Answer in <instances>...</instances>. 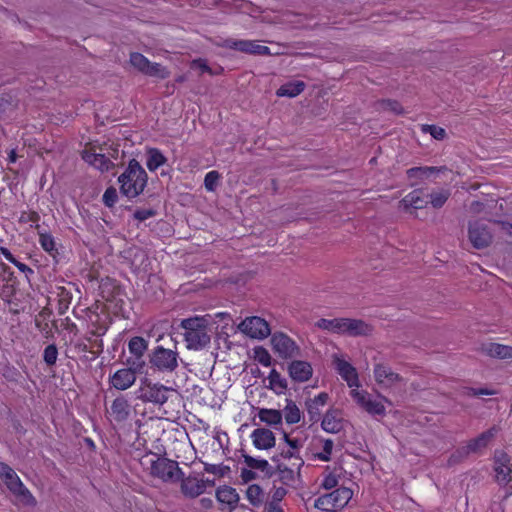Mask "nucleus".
<instances>
[{
	"mask_svg": "<svg viewBox=\"0 0 512 512\" xmlns=\"http://www.w3.org/2000/svg\"><path fill=\"white\" fill-rule=\"evenodd\" d=\"M39 243L41 247L51 256L55 257L56 254H58L55 239L51 234L39 233Z\"/></svg>",
	"mask_w": 512,
	"mask_h": 512,
	"instance_id": "a19ab883",
	"label": "nucleus"
},
{
	"mask_svg": "<svg viewBox=\"0 0 512 512\" xmlns=\"http://www.w3.org/2000/svg\"><path fill=\"white\" fill-rule=\"evenodd\" d=\"M373 373L376 383L384 388L393 387L404 381L401 375L395 373L392 368L385 363L375 364Z\"/></svg>",
	"mask_w": 512,
	"mask_h": 512,
	"instance_id": "4468645a",
	"label": "nucleus"
},
{
	"mask_svg": "<svg viewBox=\"0 0 512 512\" xmlns=\"http://www.w3.org/2000/svg\"><path fill=\"white\" fill-rule=\"evenodd\" d=\"M482 351L490 356L499 359L512 358V347L498 343H487L482 345Z\"/></svg>",
	"mask_w": 512,
	"mask_h": 512,
	"instance_id": "c85d7f7f",
	"label": "nucleus"
},
{
	"mask_svg": "<svg viewBox=\"0 0 512 512\" xmlns=\"http://www.w3.org/2000/svg\"><path fill=\"white\" fill-rule=\"evenodd\" d=\"M59 305H58V312L59 314H64L71 302L72 296L69 291L66 290L64 287H59Z\"/></svg>",
	"mask_w": 512,
	"mask_h": 512,
	"instance_id": "de8ad7c7",
	"label": "nucleus"
},
{
	"mask_svg": "<svg viewBox=\"0 0 512 512\" xmlns=\"http://www.w3.org/2000/svg\"><path fill=\"white\" fill-rule=\"evenodd\" d=\"M16 287L14 284L6 283L2 286V289L0 291V298L9 305V311L18 314L20 312V309L13 308L12 303H14V298L16 296Z\"/></svg>",
	"mask_w": 512,
	"mask_h": 512,
	"instance_id": "4c0bfd02",
	"label": "nucleus"
},
{
	"mask_svg": "<svg viewBox=\"0 0 512 512\" xmlns=\"http://www.w3.org/2000/svg\"><path fill=\"white\" fill-rule=\"evenodd\" d=\"M111 415L117 422H123L130 415L131 405L125 396L115 398L110 407Z\"/></svg>",
	"mask_w": 512,
	"mask_h": 512,
	"instance_id": "bb28decb",
	"label": "nucleus"
},
{
	"mask_svg": "<svg viewBox=\"0 0 512 512\" xmlns=\"http://www.w3.org/2000/svg\"><path fill=\"white\" fill-rule=\"evenodd\" d=\"M338 478L335 472L329 471V467H326L325 474L321 483V487L326 490H331L338 485Z\"/></svg>",
	"mask_w": 512,
	"mask_h": 512,
	"instance_id": "8fccbe9b",
	"label": "nucleus"
},
{
	"mask_svg": "<svg viewBox=\"0 0 512 512\" xmlns=\"http://www.w3.org/2000/svg\"><path fill=\"white\" fill-rule=\"evenodd\" d=\"M342 322H343V318H334V319L321 318L315 323V326L319 329L328 331L330 333L341 335Z\"/></svg>",
	"mask_w": 512,
	"mask_h": 512,
	"instance_id": "f704fd0d",
	"label": "nucleus"
},
{
	"mask_svg": "<svg viewBox=\"0 0 512 512\" xmlns=\"http://www.w3.org/2000/svg\"><path fill=\"white\" fill-rule=\"evenodd\" d=\"M147 180L148 175L144 168L136 159H132L118 178L120 192L128 198H135L144 191Z\"/></svg>",
	"mask_w": 512,
	"mask_h": 512,
	"instance_id": "f03ea898",
	"label": "nucleus"
},
{
	"mask_svg": "<svg viewBox=\"0 0 512 512\" xmlns=\"http://www.w3.org/2000/svg\"><path fill=\"white\" fill-rule=\"evenodd\" d=\"M495 392L488 388H468L467 395L473 397H479L483 395H493Z\"/></svg>",
	"mask_w": 512,
	"mask_h": 512,
	"instance_id": "338daca9",
	"label": "nucleus"
},
{
	"mask_svg": "<svg viewBox=\"0 0 512 512\" xmlns=\"http://www.w3.org/2000/svg\"><path fill=\"white\" fill-rule=\"evenodd\" d=\"M242 456H243L244 462L248 466V468H250L252 470H259L264 474V476H266L268 478L275 475L274 468L268 463L267 460L257 459L248 454H243Z\"/></svg>",
	"mask_w": 512,
	"mask_h": 512,
	"instance_id": "cd10ccee",
	"label": "nucleus"
},
{
	"mask_svg": "<svg viewBox=\"0 0 512 512\" xmlns=\"http://www.w3.org/2000/svg\"><path fill=\"white\" fill-rule=\"evenodd\" d=\"M283 439L287 446H289L293 451H295L297 454L299 452V449L303 447L304 445V439L301 438H290V436L287 433H283Z\"/></svg>",
	"mask_w": 512,
	"mask_h": 512,
	"instance_id": "680f3d73",
	"label": "nucleus"
},
{
	"mask_svg": "<svg viewBox=\"0 0 512 512\" xmlns=\"http://www.w3.org/2000/svg\"><path fill=\"white\" fill-rule=\"evenodd\" d=\"M246 496L253 506H259L264 499V492L257 484H252L247 488Z\"/></svg>",
	"mask_w": 512,
	"mask_h": 512,
	"instance_id": "79ce46f5",
	"label": "nucleus"
},
{
	"mask_svg": "<svg viewBox=\"0 0 512 512\" xmlns=\"http://www.w3.org/2000/svg\"><path fill=\"white\" fill-rule=\"evenodd\" d=\"M353 491L347 487H339L330 493L319 496L314 507L325 512H338L352 499Z\"/></svg>",
	"mask_w": 512,
	"mask_h": 512,
	"instance_id": "423d86ee",
	"label": "nucleus"
},
{
	"mask_svg": "<svg viewBox=\"0 0 512 512\" xmlns=\"http://www.w3.org/2000/svg\"><path fill=\"white\" fill-rule=\"evenodd\" d=\"M428 201L423 196V191L416 189L408 193L400 202L399 207L404 211L410 209L418 210L423 209L427 206Z\"/></svg>",
	"mask_w": 512,
	"mask_h": 512,
	"instance_id": "5701e85b",
	"label": "nucleus"
},
{
	"mask_svg": "<svg viewBox=\"0 0 512 512\" xmlns=\"http://www.w3.org/2000/svg\"><path fill=\"white\" fill-rule=\"evenodd\" d=\"M0 254L3 255V257L7 261H9L13 265H15L21 272H23L27 278L29 277V275H32L34 273L32 268H30L28 265L18 261L13 256V254L10 252V250L7 249L6 247H2V246L0 247Z\"/></svg>",
	"mask_w": 512,
	"mask_h": 512,
	"instance_id": "ea45409f",
	"label": "nucleus"
},
{
	"mask_svg": "<svg viewBox=\"0 0 512 512\" xmlns=\"http://www.w3.org/2000/svg\"><path fill=\"white\" fill-rule=\"evenodd\" d=\"M258 417L261 422L275 426L282 423L283 414L280 410L261 408L259 409Z\"/></svg>",
	"mask_w": 512,
	"mask_h": 512,
	"instance_id": "2f4dec72",
	"label": "nucleus"
},
{
	"mask_svg": "<svg viewBox=\"0 0 512 512\" xmlns=\"http://www.w3.org/2000/svg\"><path fill=\"white\" fill-rule=\"evenodd\" d=\"M126 363L128 365L127 369L131 370L135 375L137 373H143L146 367L144 356H130L127 358Z\"/></svg>",
	"mask_w": 512,
	"mask_h": 512,
	"instance_id": "a18cd8bd",
	"label": "nucleus"
},
{
	"mask_svg": "<svg viewBox=\"0 0 512 512\" xmlns=\"http://www.w3.org/2000/svg\"><path fill=\"white\" fill-rule=\"evenodd\" d=\"M130 63L139 72L145 74L147 68L149 67L150 61L143 54L133 52L130 54Z\"/></svg>",
	"mask_w": 512,
	"mask_h": 512,
	"instance_id": "c03bdc74",
	"label": "nucleus"
},
{
	"mask_svg": "<svg viewBox=\"0 0 512 512\" xmlns=\"http://www.w3.org/2000/svg\"><path fill=\"white\" fill-rule=\"evenodd\" d=\"M157 214L155 209H137L133 216L138 221H145L151 217H154Z\"/></svg>",
	"mask_w": 512,
	"mask_h": 512,
	"instance_id": "0e129e2a",
	"label": "nucleus"
},
{
	"mask_svg": "<svg viewBox=\"0 0 512 512\" xmlns=\"http://www.w3.org/2000/svg\"><path fill=\"white\" fill-rule=\"evenodd\" d=\"M304 465L302 458H296V462H293L291 466H287L284 463L276 464L275 474H278L279 480L287 486H292L296 483L300 477V469Z\"/></svg>",
	"mask_w": 512,
	"mask_h": 512,
	"instance_id": "2eb2a0df",
	"label": "nucleus"
},
{
	"mask_svg": "<svg viewBox=\"0 0 512 512\" xmlns=\"http://www.w3.org/2000/svg\"><path fill=\"white\" fill-rule=\"evenodd\" d=\"M110 384L117 390H126L136 381V375L127 368L117 370L109 379Z\"/></svg>",
	"mask_w": 512,
	"mask_h": 512,
	"instance_id": "412c9836",
	"label": "nucleus"
},
{
	"mask_svg": "<svg viewBox=\"0 0 512 512\" xmlns=\"http://www.w3.org/2000/svg\"><path fill=\"white\" fill-rule=\"evenodd\" d=\"M306 88V84L303 81L296 80L284 83L276 91L278 97H289L293 98L301 94Z\"/></svg>",
	"mask_w": 512,
	"mask_h": 512,
	"instance_id": "c756f323",
	"label": "nucleus"
},
{
	"mask_svg": "<svg viewBox=\"0 0 512 512\" xmlns=\"http://www.w3.org/2000/svg\"><path fill=\"white\" fill-rule=\"evenodd\" d=\"M220 179V174L217 171H210L205 175L204 186L208 191H214Z\"/></svg>",
	"mask_w": 512,
	"mask_h": 512,
	"instance_id": "4d7b16f0",
	"label": "nucleus"
},
{
	"mask_svg": "<svg viewBox=\"0 0 512 512\" xmlns=\"http://www.w3.org/2000/svg\"><path fill=\"white\" fill-rule=\"evenodd\" d=\"M373 332V326L362 319L343 318L341 335L349 337L369 336Z\"/></svg>",
	"mask_w": 512,
	"mask_h": 512,
	"instance_id": "dca6fc26",
	"label": "nucleus"
},
{
	"mask_svg": "<svg viewBox=\"0 0 512 512\" xmlns=\"http://www.w3.org/2000/svg\"><path fill=\"white\" fill-rule=\"evenodd\" d=\"M494 472L498 484L507 485L512 481V468L510 466V457L503 451L495 452Z\"/></svg>",
	"mask_w": 512,
	"mask_h": 512,
	"instance_id": "ddd939ff",
	"label": "nucleus"
},
{
	"mask_svg": "<svg viewBox=\"0 0 512 512\" xmlns=\"http://www.w3.org/2000/svg\"><path fill=\"white\" fill-rule=\"evenodd\" d=\"M204 470L207 473L215 474V475L222 477L230 470V468L228 466H224V465H215V464H207L206 463L204 465Z\"/></svg>",
	"mask_w": 512,
	"mask_h": 512,
	"instance_id": "052dcab7",
	"label": "nucleus"
},
{
	"mask_svg": "<svg viewBox=\"0 0 512 512\" xmlns=\"http://www.w3.org/2000/svg\"><path fill=\"white\" fill-rule=\"evenodd\" d=\"M82 158L85 162L92 165L101 172L109 171L114 166L113 162L101 153L84 150L82 153Z\"/></svg>",
	"mask_w": 512,
	"mask_h": 512,
	"instance_id": "393cba45",
	"label": "nucleus"
},
{
	"mask_svg": "<svg viewBox=\"0 0 512 512\" xmlns=\"http://www.w3.org/2000/svg\"><path fill=\"white\" fill-rule=\"evenodd\" d=\"M93 328L89 332V336L87 337L88 341L92 340V337H101L105 335L108 330V326L106 324H92Z\"/></svg>",
	"mask_w": 512,
	"mask_h": 512,
	"instance_id": "e2e57ef3",
	"label": "nucleus"
},
{
	"mask_svg": "<svg viewBox=\"0 0 512 512\" xmlns=\"http://www.w3.org/2000/svg\"><path fill=\"white\" fill-rule=\"evenodd\" d=\"M179 482H181V492L186 497L195 498L205 492V481L203 479L192 476L185 477L184 475Z\"/></svg>",
	"mask_w": 512,
	"mask_h": 512,
	"instance_id": "aec40b11",
	"label": "nucleus"
},
{
	"mask_svg": "<svg viewBox=\"0 0 512 512\" xmlns=\"http://www.w3.org/2000/svg\"><path fill=\"white\" fill-rule=\"evenodd\" d=\"M155 459L150 461V475L164 483L174 484L180 481L184 472L177 461L152 453Z\"/></svg>",
	"mask_w": 512,
	"mask_h": 512,
	"instance_id": "20e7f679",
	"label": "nucleus"
},
{
	"mask_svg": "<svg viewBox=\"0 0 512 512\" xmlns=\"http://www.w3.org/2000/svg\"><path fill=\"white\" fill-rule=\"evenodd\" d=\"M468 234L470 242L476 249H483L492 242L491 232L487 225L480 220L469 223Z\"/></svg>",
	"mask_w": 512,
	"mask_h": 512,
	"instance_id": "f8f14e48",
	"label": "nucleus"
},
{
	"mask_svg": "<svg viewBox=\"0 0 512 512\" xmlns=\"http://www.w3.org/2000/svg\"><path fill=\"white\" fill-rule=\"evenodd\" d=\"M270 342L274 352L283 359H291L300 356L299 346L285 333H274Z\"/></svg>",
	"mask_w": 512,
	"mask_h": 512,
	"instance_id": "1a4fd4ad",
	"label": "nucleus"
},
{
	"mask_svg": "<svg viewBox=\"0 0 512 512\" xmlns=\"http://www.w3.org/2000/svg\"><path fill=\"white\" fill-rule=\"evenodd\" d=\"M379 108L384 111H391L395 114H401L403 112V108L401 104L396 100H382L378 103Z\"/></svg>",
	"mask_w": 512,
	"mask_h": 512,
	"instance_id": "5fc2aeb1",
	"label": "nucleus"
},
{
	"mask_svg": "<svg viewBox=\"0 0 512 512\" xmlns=\"http://www.w3.org/2000/svg\"><path fill=\"white\" fill-rule=\"evenodd\" d=\"M222 47L251 55H272L269 47L260 45L255 40L229 38L223 41Z\"/></svg>",
	"mask_w": 512,
	"mask_h": 512,
	"instance_id": "9b49d317",
	"label": "nucleus"
},
{
	"mask_svg": "<svg viewBox=\"0 0 512 512\" xmlns=\"http://www.w3.org/2000/svg\"><path fill=\"white\" fill-rule=\"evenodd\" d=\"M296 458H300L298 456V454L293 451L289 446L288 448H283L281 449V451L278 453V454H275L274 456H272L271 460L278 464V463H283L281 460L282 459H294V462H296Z\"/></svg>",
	"mask_w": 512,
	"mask_h": 512,
	"instance_id": "6e6d98bb",
	"label": "nucleus"
},
{
	"mask_svg": "<svg viewBox=\"0 0 512 512\" xmlns=\"http://www.w3.org/2000/svg\"><path fill=\"white\" fill-rule=\"evenodd\" d=\"M430 203L431 205L439 209L443 207L450 196V192L448 190H441L439 192H433L430 195Z\"/></svg>",
	"mask_w": 512,
	"mask_h": 512,
	"instance_id": "49530a36",
	"label": "nucleus"
},
{
	"mask_svg": "<svg viewBox=\"0 0 512 512\" xmlns=\"http://www.w3.org/2000/svg\"><path fill=\"white\" fill-rule=\"evenodd\" d=\"M445 167L437 168V167H412L407 170V175L410 179L419 178V179H428L432 175L439 173L441 170H445Z\"/></svg>",
	"mask_w": 512,
	"mask_h": 512,
	"instance_id": "c9c22d12",
	"label": "nucleus"
},
{
	"mask_svg": "<svg viewBox=\"0 0 512 512\" xmlns=\"http://www.w3.org/2000/svg\"><path fill=\"white\" fill-rule=\"evenodd\" d=\"M421 131L423 133H429L436 140H443L447 136L445 129L436 125L424 124L421 127Z\"/></svg>",
	"mask_w": 512,
	"mask_h": 512,
	"instance_id": "3c124183",
	"label": "nucleus"
},
{
	"mask_svg": "<svg viewBox=\"0 0 512 512\" xmlns=\"http://www.w3.org/2000/svg\"><path fill=\"white\" fill-rule=\"evenodd\" d=\"M499 432L497 426H493L488 430L482 432L476 438H473L467 442V449L471 454H481L485 448L493 441Z\"/></svg>",
	"mask_w": 512,
	"mask_h": 512,
	"instance_id": "f3484780",
	"label": "nucleus"
},
{
	"mask_svg": "<svg viewBox=\"0 0 512 512\" xmlns=\"http://www.w3.org/2000/svg\"><path fill=\"white\" fill-rule=\"evenodd\" d=\"M3 376L9 381H17L19 372L13 367H6L3 371Z\"/></svg>",
	"mask_w": 512,
	"mask_h": 512,
	"instance_id": "774afa93",
	"label": "nucleus"
},
{
	"mask_svg": "<svg viewBox=\"0 0 512 512\" xmlns=\"http://www.w3.org/2000/svg\"><path fill=\"white\" fill-rule=\"evenodd\" d=\"M288 372L294 381L306 382L311 378L313 369L309 362L295 360L289 364Z\"/></svg>",
	"mask_w": 512,
	"mask_h": 512,
	"instance_id": "6ab92c4d",
	"label": "nucleus"
},
{
	"mask_svg": "<svg viewBox=\"0 0 512 512\" xmlns=\"http://www.w3.org/2000/svg\"><path fill=\"white\" fill-rule=\"evenodd\" d=\"M285 421L288 424H296L301 419V412L298 406L292 400H287V404L283 409Z\"/></svg>",
	"mask_w": 512,
	"mask_h": 512,
	"instance_id": "58836bf2",
	"label": "nucleus"
},
{
	"mask_svg": "<svg viewBox=\"0 0 512 512\" xmlns=\"http://www.w3.org/2000/svg\"><path fill=\"white\" fill-rule=\"evenodd\" d=\"M0 478L7 488L16 497L21 498L27 504L35 501L31 492L24 486L16 472L6 463L0 461Z\"/></svg>",
	"mask_w": 512,
	"mask_h": 512,
	"instance_id": "0eeeda50",
	"label": "nucleus"
},
{
	"mask_svg": "<svg viewBox=\"0 0 512 512\" xmlns=\"http://www.w3.org/2000/svg\"><path fill=\"white\" fill-rule=\"evenodd\" d=\"M58 357V349L55 344H50L44 349L43 359L48 366L55 365Z\"/></svg>",
	"mask_w": 512,
	"mask_h": 512,
	"instance_id": "864d4df0",
	"label": "nucleus"
},
{
	"mask_svg": "<svg viewBox=\"0 0 512 512\" xmlns=\"http://www.w3.org/2000/svg\"><path fill=\"white\" fill-rule=\"evenodd\" d=\"M216 498L219 502L234 507L239 501V495L236 489L230 486L219 487L216 491Z\"/></svg>",
	"mask_w": 512,
	"mask_h": 512,
	"instance_id": "7c9ffc66",
	"label": "nucleus"
},
{
	"mask_svg": "<svg viewBox=\"0 0 512 512\" xmlns=\"http://www.w3.org/2000/svg\"><path fill=\"white\" fill-rule=\"evenodd\" d=\"M254 359L263 366H270L272 364V358L268 350L262 346L254 348Z\"/></svg>",
	"mask_w": 512,
	"mask_h": 512,
	"instance_id": "09e8293b",
	"label": "nucleus"
},
{
	"mask_svg": "<svg viewBox=\"0 0 512 512\" xmlns=\"http://www.w3.org/2000/svg\"><path fill=\"white\" fill-rule=\"evenodd\" d=\"M174 389L161 383H154L147 378L141 381L136 394L137 399L144 403H152L157 406L164 405L169 399V393Z\"/></svg>",
	"mask_w": 512,
	"mask_h": 512,
	"instance_id": "39448f33",
	"label": "nucleus"
},
{
	"mask_svg": "<svg viewBox=\"0 0 512 512\" xmlns=\"http://www.w3.org/2000/svg\"><path fill=\"white\" fill-rule=\"evenodd\" d=\"M287 494V490L283 487L275 488L272 492L270 500L268 502L280 505V502L283 500L285 495Z\"/></svg>",
	"mask_w": 512,
	"mask_h": 512,
	"instance_id": "69168bd1",
	"label": "nucleus"
},
{
	"mask_svg": "<svg viewBox=\"0 0 512 512\" xmlns=\"http://www.w3.org/2000/svg\"><path fill=\"white\" fill-rule=\"evenodd\" d=\"M335 368L339 375L347 382L349 387L359 385L357 371L349 362L336 358Z\"/></svg>",
	"mask_w": 512,
	"mask_h": 512,
	"instance_id": "a878e982",
	"label": "nucleus"
},
{
	"mask_svg": "<svg viewBox=\"0 0 512 512\" xmlns=\"http://www.w3.org/2000/svg\"><path fill=\"white\" fill-rule=\"evenodd\" d=\"M167 162V158L157 148H150L147 151L146 166L151 171H156L160 166Z\"/></svg>",
	"mask_w": 512,
	"mask_h": 512,
	"instance_id": "473e14b6",
	"label": "nucleus"
},
{
	"mask_svg": "<svg viewBox=\"0 0 512 512\" xmlns=\"http://www.w3.org/2000/svg\"><path fill=\"white\" fill-rule=\"evenodd\" d=\"M334 442L331 439H325L323 441V451L316 454V457L321 461H329L331 459Z\"/></svg>",
	"mask_w": 512,
	"mask_h": 512,
	"instance_id": "bf43d9fd",
	"label": "nucleus"
},
{
	"mask_svg": "<svg viewBox=\"0 0 512 512\" xmlns=\"http://www.w3.org/2000/svg\"><path fill=\"white\" fill-rule=\"evenodd\" d=\"M180 361L176 344L174 349L157 345L148 352V364L154 372L172 374L178 369Z\"/></svg>",
	"mask_w": 512,
	"mask_h": 512,
	"instance_id": "7ed1b4c3",
	"label": "nucleus"
},
{
	"mask_svg": "<svg viewBox=\"0 0 512 512\" xmlns=\"http://www.w3.org/2000/svg\"><path fill=\"white\" fill-rule=\"evenodd\" d=\"M351 395L358 406H360L364 411H366L369 415L376 416H385L386 408L383 404V401L388 402L389 400L385 397L380 396L379 398H374L367 391H358L353 390Z\"/></svg>",
	"mask_w": 512,
	"mask_h": 512,
	"instance_id": "6e6552de",
	"label": "nucleus"
},
{
	"mask_svg": "<svg viewBox=\"0 0 512 512\" xmlns=\"http://www.w3.org/2000/svg\"><path fill=\"white\" fill-rule=\"evenodd\" d=\"M238 329L254 339H264L270 335L269 324L258 316L245 318L239 325Z\"/></svg>",
	"mask_w": 512,
	"mask_h": 512,
	"instance_id": "9d476101",
	"label": "nucleus"
},
{
	"mask_svg": "<svg viewBox=\"0 0 512 512\" xmlns=\"http://www.w3.org/2000/svg\"><path fill=\"white\" fill-rule=\"evenodd\" d=\"M321 427L328 433H339L343 429V419L340 411L336 409H329L323 416Z\"/></svg>",
	"mask_w": 512,
	"mask_h": 512,
	"instance_id": "4be33fe9",
	"label": "nucleus"
},
{
	"mask_svg": "<svg viewBox=\"0 0 512 512\" xmlns=\"http://www.w3.org/2000/svg\"><path fill=\"white\" fill-rule=\"evenodd\" d=\"M329 396L327 393L322 392L318 394L313 399H308L305 402L307 414L309 416V420L312 422H318L321 417V408L326 405Z\"/></svg>",
	"mask_w": 512,
	"mask_h": 512,
	"instance_id": "b1692460",
	"label": "nucleus"
},
{
	"mask_svg": "<svg viewBox=\"0 0 512 512\" xmlns=\"http://www.w3.org/2000/svg\"><path fill=\"white\" fill-rule=\"evenodd\" d=\"M470 451L467 449V445L457 448L449 457V465H455L462 462L470 455Z\"/></svg>",
	"mask_w": 512,
	"mask_h": 512,
	"instance_id": "603ef678",
	"label": "nucleus"
},
{
	"mask_svg": "<svg viewBox=\"0 0 512 512\" xmlns=\"http://www.w3.org/2000/svg\"><path fill=\"white\" fill-rule=\"evenodd\" d=\"M145 75L150 77H156L158 79H166L170 76L169 70L161 65L160 63L151 62L147 68Z\"/></svg>",
	"mask_w": 512,
	"mask_h": 512,
	"instance_id": "37998d69",
	"label": "nucleus"
},
{
	"mask_svg": "<svg viewBox=\"0 0 512 512\" xmlns=\"http://www.w3.org/2000/svg\"><path fill=\"white\" fill-rule=\"evenodd\" d=\"M251 439L255 448L268 450L275 446L276 438L274 433L267 428H256L251 433Z\"/></svg>",
	"mask_w": 512,
	"mask_h": 512,
	"instance_id": "a211bd4d",
	"label": "nucleus"
},
{
	"mask_svg": "<svg viewBox=\"0 0 512 512\" xmlns=\"http://www.w3.org/2000/svg\"><path fill=\"white\" fill-rule=\"evenodd\" d=\"M105 206L111 208L115 205L118 200L117 190L114 187H108L102 197Z\"/></svg>",
	"mask_w": 512,
	"mask_h": 512,
	"instance_id": "13d9d810",
	"label": "nucleus"
},
{
	"mask_svg": "<svg viewBox=\"0 0 512 512\" xmlns=\"http://www.w3.org/2000/svg\"><path fill=\"white\" fill-rule=\"evenodd\" d=\"M180 326L185 330L183 336L188 350H201L210 344L211 337L207 316L183 319Z\"/></svg>",
	"mask_w": 512,
	"mask_h": 512,
	"instance_id": "f257e3e1",
	"label": "nucleus"
},
{
	"mask_svg": "<svg viewBox=\"0 0 512 512\" xmlns=\"http://www.w3.org/2000/svg\"><path fill=\"white\" fill-rule=\"evenodd\" d=\"M268 380L269 385L267 387L269 389L273 390L278 395L285 393L287 389V381L276 369L271 370Z\"/></svg>",
	"mask_w": 512,
	"mask_h": 512,
	"instance_id": "72a5a7b5",
	"label": "nucleus"
},
{
	"mask_svg": "<svg viewBox=\"0 0 512 512\" xmlns=\"http://www.w3.org/2000/svg\"><path fill=\"white\" fill-rule=\"evenodd\" d=\"M148 349V341L143 337L134 336L128 341V350L131 356H144Z\"/></svg>",
	"mask_w": 512,
	"mask_h": 512,
	"instance_id": "e433bc0d",
	"label": "nucleus"
}]
</instances>
